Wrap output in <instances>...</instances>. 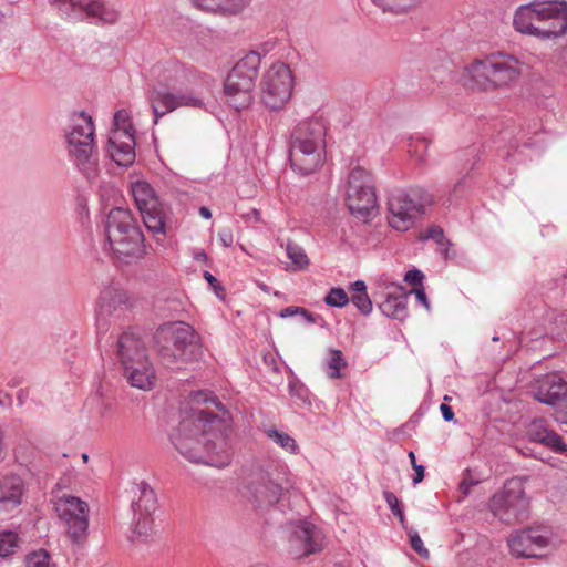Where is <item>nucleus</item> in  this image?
Here are the masks:
<instances>
[{"instance_id":"a19ab883","label":"nucleus","mask_w":567,"mask_h":567,"mask_svg":"<svg viewBox=\"0 0 567 567\" xmlns=\"http://www.w3.org/2000/svg\"><path fill=\"white\" fill-rule=\"evenodd\" d=\"M408 534H409L410 544H411V547L413 548V550L420 557L427 559L430 557V551L424 546V543L421 539V537L419 536V534L416 532H414L413 529H410Z\"/></svg>"},{"instance_id":"7ed1b4c3","label":"nucleus","mask_w":567,"mask_h":567,"mask_svg":"<svg viewBox=\"0 0 567 567\" xmlns=\"http://www.w3.org/2000/svg\"><path fill=\"white\" fill-rule=\"evenodd\" d=\"M520 75V61L516 56L503 52L474 59L464 68V76L468 85L480 92L509 89Z\"/></svg>"},{"instance_id":"ddd939ff","label":"nucleus","mask_w":567,"mask_h":567,"mask_svg":"<svg viewBox=\"0 0 567 567\" xmlns=\"http://www.w3.org/2000/svg\"><path fill=\"white\" fill-rule=\"evenodd\" d=\"M346 203L351 214L359 218H367L377 206L372 176L361 166H355L349 174Z\"/></svg>"},{"instance_id":"b1692460","label":"nucleus","mask_w":567,"mask_h":567,"mask_svg":"<svg viewBox=\"0 0 567 567\" xmlns=\"http://www.w3.org/2000/svg\"><path fill=\"white\" fill-rule=\"evenodd\" d=\"M200 10L238 14L245 10L251 0H192Z\"/></svg>"},{"instance_id":"a878e982","label":"nucleus","mask_w":567,"mask_h":567,"mask_svg":"<svg viewBox=\"0 0 567 567\" xmlns=\"http://www.w3.org/2000/svg\"><path fill=\"white\" fill-rule=\"evenodd\" d=\"M125 351L133 362L136 359H148L144 343L132 332L123 333L117 341V357L122 365H124L123 352Z\"/></svg>"},{"instance_id":"58836bf2","label":"nucleus","mask_w":567,"mask_h":567,"mask_svg":"<svg viewBox=\"0 0 567 567\" xmlns=\"http://www.w3.org/2000/svg\"><path fill=\"white\" fill-rule=\"evenodd\" d=\"M112 131H128V133L134 134L131 115L127 110H120L114 114V127Z\"/></svg>"},{"instance_id":"a18cd8bd","label":"nucleus","mask_w":567,"mask_h":567,"mask_svg":"<svg viewBox=\"0 0 567 567\" xmlns=\"http://www.w3.org/2000/svg\"><path fill=\"white\" fill-rule=\"evenodd\" d=\"M404 279L406 282H409L412 286H419L422 282L423 275L419 270H409L405 274Z\"/></svg>"},{"instance_id":"c9c22d12","label":"nucleus","mask_w":567,"mask_h":567,"mask_svg":"<svg viewBox=\"0 0 567 567\" xmlns=\"http://www.w3.org/2000/svg\"><path fill=\"white\" fill-rule=\"evenodd\" d=\"M430 142L424 137L411 140L408 152L416 162L422 163L426 159Z\"/></svg>"},{"instance_id":"4d7b16f0","label":"nucleus","mask_w":567,"mask_h":567,"mask_svg":"<svg viewBox=\"0 0 567 567\" xmlns=\"http://www.w3.org/2000/svg\"><path fill=\"white\" fill-rule=\"evenodd\" d=\"M205 279L210 284L214 285L217 282V279L208 271H205L204 274Z\"/></svg>"},{"instance_id":"49530a36","label":"nucleus","mask_w":567,"mask_h":567,"mask_svg":"<svg viewBox=\"0 0 567 567\" xmlns=\"http://www.w3.org/2000/svg\"><path fill=\"white\" fill-rule=\"evenodd\" d=\"M384 498L386 501V504L391 508L392 514L394 515L398 513V509H401L400 507V501L399 498L392 493V492H385Z\"/></svg>"},{"instance_id":"6e6552de","label":"nucleus","mask_w":567,"mask_h":567,"mask_svg":"<svg viewBox=\"0 0 567 567\" xmlns=\"http://www.w3.org/2000/svg\"><path fill=\"white\" fill-rule=\"evenodd\" d=\"M184 75V70L177 64L165 70L163 83L152 87L147 101L154 114V123L178 107H200L203 102L190 92L176 89L177 79Z\"/></svg>"},{"instance_id":"423d86ee","label":"nucleus","mask_w":567,"mask_h":567,"mask_svg":"<svg viewBox=\"0 0 567 567\" xmlns=\"http://www.w3.org/2000/svg\"><path fill=\"white\" fill-rule=\"evenodd\" d=\"M105 231L110 248L118 259H140L144 256V236L128 209H111Z\"/></svg>"},{"instance_id":"e433bc0d","label":"nucleus","mask_w":567,"mask_h":567,"mask_svg":"<svg viewBox=\"0 0 567 567\" xmlns=\"http://www.w3.org/2000/svg\"><path fill=\"white\" fill-rule=\"evenodd\" d=\"M347 365L343 354L340 350L331 349L328 359V375L330 378H340V370Z\"/></svg>"},{"instance_id":"f03ea898","label":"nucleus","mask_w":567,"mask_h":567,"mask_svg":"<svg viewBox=\"0 0 567 567\" xmlns=\"http://www.w3.org/2000/svg\"><path fill=\"white\" fill-rule=\"evenodd\" d=\"M514 29L542 40L560 38L567 33V3L535 0L519 6L513 18Z\"/></svg>"},{"instance_id":"20e7f679","label":"nucleus","mask_w":567,"mask_h":567,"mask_svg":"<svg viewBox=\"0 0 567 567\" xmlns=\"http://www.w3.org/2000/svg\"><path fill=\"white\" fill-rule=\"evenodd\" d=\"M64 138L70 161L87 182H95L100 166L92 117L84 112L71 114L64 127Z\"/></svg>"},{"instance_id":"3c124183","label":"nucleus","mask_w":567,"mask_h":567,"mask_svg":"<svg viewBox=\"0 0 567 567\" xmlns=\"http://www.w3.org/2000/svg\"><path fill=\"white\" fill-rule=\"evenodd\" d=\"M194 259L199 262H207L208 256L203 249L194 251Z\"/></svg>"},{"instance_id":"1a4fd4ad","label":"nucleus","mask_w":567,"mask_h":567,"mask_svg":"<svg viewBox=\"0 0 567 567\" xmlns=\"http://www.w3.org/2000/svg\"><path fill=\"white\" fill-rule=\"evenodd\" d=\"M260 63V54L249 52L229 71L224 83V92L228 104L234 109L243 110L251 104Z\"/></svg>"},{"instance_id":"c85d7f7f","label":"nucleus","mask_w":567,"mask_h":567,"mask_svg":"<svg viewBox=\"0 0 567 567\" xmlns=\"http://www.w3.org/2000/svg\"><path fill=\"white\" fill-rule=\"evenodd\" d=\"M131 192L140 212L161 203L153 187L145 181L132 183Z\"/></svg>"},{"instance_id":"79ce46f5","label":"nucleus","mask_w":567,"mask_h":567,"mask_svg":"<svg viewBox=\"0 0 567 567\" xmlns=\"http://www.w3.org/2000/svg\"><path fill=\"white\" fill-rule=\"evenodd\" d=\"M49 559L47 551H34L27 557L25 567H49Z\"/></svg>"},{"instance_id":"7c9ffc66","label":"nucleus","mask_w":567,"mask_h":567,"mask_svg":"<svg viewBox=\"0 0 567 567\" xmlns=\"http://www.w3.org/2000/svg\"><path fill=\"white\" fill-rule=\"evenodd\" d=\"M424 0H372L383 12L405 13L420 6Z\"/></svg>"},{"instance_id":"4468645a","label":"nucleus","mask_w":567,"mask_h":567,"mask_svg":"<svg viewBox=\"0 0 567 567\" xmlns=\"http://www.w3.org/2000/svg\"><path fill=\"white\" fill-rule=\"evenodd\" d=\"M54 509L65 525L69 538L75 544L85 540L89 527V505L79 497L63 495L55 501Z\"/></svg>"},{"instance_id":"393cba45","label":"nucleus","mask_w":567,"mask_h":567,"mask_svg":"<svg viewBox=\"0 0 567 567\" xmlns=\"http://www.w3.org/2000/svg\"><path fill=\"white\" fill-rule=\"evenodd\" d=\"M24 484L17 475H7L0 480V503L17 506L21 503Z\"/></svg>"},{"instance_id":"9d476101","label":"nucleus","mask_w":567,"mask_h":567,"mask_svg":"<svg viewBox=\"0 0 567 567\" xmlns=\"http://www.w3.org/2000/svg\"><path fill=\"white\" fill-rule=\"evenodd\" d=\"M432 200V195L421 187L393 193L388 202L389 225L399 231L409 230Z\"/></svg>"},{"instance_id":"bb28decb","label":"nucleus","mask_w":567,"mask_h":567,"mask_svg":"<svg viewBox=\"0 0 567 567\" xmlns=\"http://www.w3.org/2000/svg\"><path fill=\"white\" fill-rule=\"evenodd\" d=\"M395 290L398 293H389L380 309L388 317L403 320L408 313V296L402 287H396Z\"/></svg>"},{"instance_id":"de8ad7c7","label":"nucleus","mask_w":567,"mask_h":567,"mask_svg":"<svg viewBox=\"0 0 567 567\" xmlns=\"http://www.w3.org/2000/svg\"><path fill=\"white\" fill-rule=\"evenodd\" d=\"M424 239H434L436 243L442 244L444 239V234L441 228H431L427 230L426 235L423 236Z\"/></svg>"},{"instance_id":"37998d69","label":"nucleus","mask_w":567,"mask_h":567,"mask_svg":"<svg viewBox=\"0 0 567 567\" xmlns=\"http://www.w3.org/2000/svg\"><path fill=\"white\" fill-rule=\"evenodd\" d=\"M409 458L411 461V465L413 470L415 471V476L413 477V483L417 484L423 481L424 478V467L422 465L416 464L415 454L414 452L409 453Z\"/></svg>"},{"instance_id":"6ab92c4d","label":"nucleus","mask_w":567,"mask_h":567,"mask_svg":"<svg viewBox=\"0 0 567 567\" xmlns=\"http://www.w3.org/2000/svg\"><path fill=\"white\" fill-rule=\"evenodd\" d=\"M124 355V375L128 383L141 390H150L155 384V371L148 359H136L134 362L127 352Z\"/></svg>"},{"instance_id":"4c0bfd02","label":"nucleus","mask_w":567,"mask_h":567,"mask_svg":"<svg viewBox=\"0 0 567 567\" xmlns=\"http://www.w3.org/2000/svg\"><path fill=\"white\" fill-rule=\"evenodd\" d=\"M18 547V536L14 533H0V557H7Z\"/></svg>"},{"instance_id":"864d4df0","label":"nucleus","mask_w":567,"mask_h":567,"mask_svg":"<svg viewBox=\"0 0 567 567\" xmlns=\"http://www.w3.org/2000/svg\"><path fill=\"white\" fill-rule=\"evenodd\" d=\"M299 315H301L307 321L315 322L313 315L311 312H309L307 309L300 307Z\"/></svg>"},{"instance_id":"a211bd4d","label":"nucleus","mask_w":567,"mask_h":567,"mask_svg":"<svg viewBox=\"0 0 567 567\" xmlns=\"http://www.w3.org/2000/svg\"><path fill=\"white\" fill-rule=\"evenodd\" d=\"M534 398L548 405H563L567 401V382L558 374H547L536 382Z\"/></svg>"},{"instance_id":"4be33fe9","label":"nucleus","mask_w":567,"mask_h":567,"mask_svg":"<svg viewBox=\"0 0 567 567\" xmlns=\"http://www.w3.org/2000/svg\"><path fill=\"white\" fill-rule=\"evenodd\" d=\"M73 8H79L90 18H95L104 23H114L118 18V12L105 6L103 0H69Z\"/></svg>"},{"instance_id":"c03bdc74","label":"nucleus","mask_w":567,"mask_h":567,"mask_svg":"<svg viewBox=\"0 0 567 567\" xmlns=\"http://www.w3.org/2000/svg\"><path fill=\"white\" fill-rule=\"evenodd\" d=\"M218 239L224 247H230L234 243V235L230 228L226 227L219 230Z\"/></svg>"},{"instance_id":"09e8293b","label":"nucleus","mask_w":567,"mask_h":567,"mask_svg":"<svg viewBox=\"0 0 567 567\" xmlns=\"http://www.w3.org/2000/svg\"><path fill=\"white\" fill-rule=\"evenodd\" d=\"M440 410L445 421H452L454 419V412L447 404H441Z\"/></svg>"},{"instance_id":"5fc2aeb1","label":"nucleus","mask_w":567,"mask_h":567,"mask_svg":"<svg viewBox=\"0 0 567 567\" xmlns=\"http://www.w3.org/2000/svg\"><path fill=\"white\" fill-rule=\"evenodd\" d=\"M473 484H474L473 482L468 483L467 480H463L461 485H460V489L462 491V493L464 495H467L468 492H470V486L473 485Z\"/></svg>"},{"instance_id":"dca6fc26","label":"nucleus","mask_w":567,"mask_h":567,"mask_svg":"<svg viewBox=\"0 0 567 567\" xmlns=\"http://www.w3.org/2000/svg\"><path fill=\"white\" fill-rule=\"evenodd\" d=\"M323 548V535L310 523H301L290 533L287 553L296 559L317 554Z\"/></svg>"},{"instance_id":"39448f33","label":"nucleus","mask_w":567,"mask_h":567,"mask_svg":"<svg viewBox=\"0 0 567 567\" xmlns=\"http://www.w3.org/2000/svg\"><path fill=\"white\" fill-rule=\"evenodd\" d=\"M326 124L321 118L300 122L291 133L290 164L302 174L317 172L326 161Z\"/></svg>"},{"instance_id":"473e14b6","label":"nucleus","mask_w":567,"mask_h":567,"mask_svg":"<svg viewBox=\"0 0 567 567\" xmlns=\"http://www.w3.org/2000/svg\"><path fill=\"white\" fill-rule=\"evenodd\" d=\"M353 292L351 301L363 313L368 315L372 310V302L367 293L364 281L358 280L351 286Z\"/></svg>"},{"instance_id":"603ef678","label":"nucleus","mask_w":567,"mask_h":567,"mask_svg":"<svg viewBox=\"0 0 567 567\" xmlns=\"http://www.w3.org/2000/svg\"><path fill=\"white\" fill-rule=\"evenodd\" d=\"M416 299L422 302L426 308L429 307L426 295L423 289H415Z\"/></svg>"},{"instance_id":"2eb2a0df","label":"nucleus","mask_w":567,"mask_h":567,"mask_svg":"<svg viewBox=\"0 0 567 567\" xmlns=\"http://www.w3.org/2000/svg\"><path fill=\"white\" fill-rule=\"evenodd\" d=\"M247 495L259 506L272 505L282 495V483L279 471H254L247 480Z\"/></svg>"},{"instance_id":"aec40b11","label":"nucleus","mask_w":567,"mask_h":567,"mask_svg":"<svg viewBox=\"0 0 567 567\" xmlns=\"http://www.w3.org/2000/svg\"><path fill=\"white\" fill-rule=\"evenodd\" d=\"M548 539L538 530L527 529L512 535L508 547L515 557H536V549L547 546Z\"/></svg>"},{"instance_id":"0eeeda50","label":"nucleus","mask_w":567,"mask_h":567,"mask_svg":"<svg viewBox=\"0 0 567 567\" xmlns=\"http://www.w3.org/2000/svg\"><path fill=\"white\" fill-rule=\"evenodd\" d=\"M154 339L159 359L167 368L185 362L199 343L195 329L182 321L161 326Z\"/></svg>"},{"instance_id":"f257e3e1","label":"nucleus","mask_w":567,"mask_h":567,"mask_svg":"<svg viewBox=\"0 0 567 567\" xmlns=\"http://www.w3.org/2000/svg\"><path fill=\"white\" fill-rule=\"evenodd\" d=\"M193 414L184 419L172 435L176 450L189 462L215 467L230 463L226 439L218 432L220 420L212 408L221 410L218 399L208 392L192 393Z\"/></svg>"},{"instance_id":"412c9836","label":"nucleus","mask_w":567,"mask_h":567,"mask_svg":"<svg viewBox=\"0 0 567 567\" xmlns=\"http://www.w3.org/2000/svg\"><path fill=\"white\" fill-rule=\"evenodd\" d=\"M527 436L530 441L539 443L555 453H564L567 451V445L564 443L561 436L549 429L544 419H535L529 423Z\"/></svg>"},{"instance_id":"9b49d317","label":"nucleus","mask_w":567,"mask_h":567,"mask_svg":"<svg viewBox=\"0 0 567 567\" xmlns=\"http://www.w3.org/2000/svg\"><path fill=\"white\" fill-rule=\"evenodd\" d=\"M491 511L501 522L513 525L524 522L528 516L529 501L518 480H509L502 492L491 499Z\"/></svg>"},{"instance_id":"cd10ccee","label":"nucleus","mask_w":567,"mask_h":567,"mask_svg":"<svg viewBox=\"0 0 567 567\" xmlns=\"http://www.w3.org/2000/svg\"><path fill=\"white\" fill-rule=\"evenodd\" d=\"M140 495L136 501L133 502L134 515L152 516L157 508V498L153 488L146 483L137 485Z\"/></svg>"},{"instance_id":"ea45409f","label":"nucleus","mask_w":567,"mask_h":567,"mask_svg":"<svg viewBox=\"0 0 567 567\" xmlns=\"http://www.w3.org/2000/svg\"><path fill=\"white\" fill-rule=\"evenodd\" d=\"M324 301L328 306L341 308L349 302V298L342 288H332L324 298Z\"/></svg>"},{"instance_id":"2f4dec72","label":"nucleus","mask_w":567,"mask_h":567,"mask_svg":"<svg viewBox=\"0 0 567 567\" xmlns=\"http://www.w3.org/2000/svg\"><path fill=\"white\" fill-rule=\"evenodd\" d=\"M154 532V519L152 516L134 515L133 542H145Z\"/></svg>"},{"instance_id":"f704fd0d","label":"nucleus","mask_w":567,"mask_h":567,"mask_svg":"<svg viewBox=\"0 0 567 567\" xmlns=\"http://www.w3.org/2000/svg\"><path fill=\"white\" fill-rule=\"evenodd\" d=\"M267 436L282 447L285 451L296 454L298 452V445L292 436L287 433L279 432L277 430H267Z\"/></svg>"},{"instance_id":"8fccbe9b","label":"nucleus","mask_w":567,"mask_h":567,"mask_svg":"<svg viewBox=\"0 0 567 567\" xmlns=\"http://www.w3.org/2000/svg\"><path fill=\"white\" fill-rule=\"evenodd\" d=\"M299 308L300 307H293V306L284 308L280 311V317L281 318H288V317H291V316H295V315H299Z\"/></svg>"},{"instance_id":"bf43d9fd","label":"nucleus","mask_w":567,"mask_h":567,"mask_svg":"<svg viewBox=\"0 0 567 567\" xmlns=\"http://www.w3.org/2000/svg\"><path fill=\"white\" fill-rule=\"evenodd\" d=\"M82 457H83V461H84V462H86V461H87V458H89V456H87L86 454H83V455H82Z\"/></svg>"},{"instance_id":"6e6d98bb","label":"nucleus","mask_w":567,"mask_h":567,"mask_svg":"<svg viewBox=\"0 0 567 567\" xmlns=\"http://www.w3.org/2000/svg\"><path fill=\"white\" fill-rule=\"evenodd\" d=\"M199 215L205 219L212 218V212L207 207H200L199 208Z\"/></svg>"},{"instance_id":"f8f14e48","label":"nucleus","mask_w":567,"mask_h":567,"mask_svg":"<svg viewBox=\"0 0 567 567\" xmlns=\"http://www.w3.org/2000/svg\"><path fill=\"white\" fill-rule=\"evenodd\" d=\"M261 101L269 110H281L291 97L293 75L282 62L272 63L260 82Z\"/></svg>"},{"instance_id":"f3484780","label":"nucleus","mask_w":567,"mask_h":567,"mask_svg":"<svg viewBox=\"0 0 567 567\" xmlns=\"http://www.w3.org/2000/svg\"><path fill=\"white\" fill-rule=\"evenodd\" d=\"M106 153L118 166H131L135 161L134 134L128 131H111Z\"/></svg>"},{"instance_id":"13d9d810","label":"nucleus","mask_w":567,"mask_h":567,"mask_svg":"<svg viewBox=\"0 0 567 567\" xmlns=\"http://www.w3.org/2000/svg\"><path fill=\"white\" fill-rule=\"evenodd\" d=\"M394 516H396L399 518L400 523L402 525H404L405 517H404V514H403L402 509H398V513H395Z\"/></svg>"},{"instance_id":"c756f323","label":"nucleus","mask_w":567,"mask_h":567,"mask_svg":"<svg viewBox=\"0 0 567 567\" xmlns=\"http://www.w3.org/2000/svg\"><path fill=\"white\" fill-rule=\"evenodd\" d=\"M145 227L154 235H165V212L161 203L140 212Z\"/></svg>"},{"instance_id":"5701e85b","label":"nucleus","mask_w":567,"mask_h":567,"mask_svg":"<svg viewBox=\"0 0 567 567\" xmlns=\"http://www.w3.org/2000/svg\"><path fill=\"white\" fill-rule=\"evenodd\" d=\"M130 298L125 290L115 287L105 288L100 297V312L111 316L117 310L130 307Z\"/></svg>"},{"instance_id":"72a5a7b5","label":"nucleus","mask_w":567,"mask_h":567,"mask_svg":"<svg viewBox=\"0 0 567 567\" xmlns=\"http://www.w3.org/2000/svg\"><path fill=\"white\" fill-rule=\"evenodd\" d=\"M287 257L292 264V269L302 271L308 269L310 260L302 247L295 243H288L286 247Z\"/></svg>"}]
</instances>
